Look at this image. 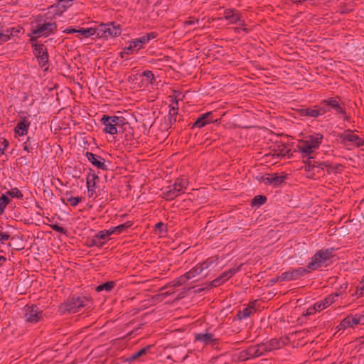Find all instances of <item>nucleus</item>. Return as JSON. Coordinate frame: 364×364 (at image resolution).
<instances>
[{
    "label": "nucleus",
    "instance_id": "nucleus-14",
    "mask_svg": "<svg viewBox=\"0 0 364 364\" xmlns=\"http://www.w3.org/2000/svg\"><path fill=\"white\" fill-rule=\"evenodd\" d=\"M33 47V54L38 60V64L41 68L45 67L48 62V53L46 47L43 44H32Z\"/></svg>",
    "mask_w": 364,
    "mask_h": 364
},
{
    "label": "nucleus",
    "instance_id": "nucleus-32",
    "mask_svg": "<svg viewBox=\"0 0 364 364\" xmlns=\"http://www.w3.org/2000/svg\"><path fill=\"white\" fill-rule=\"evenodd\" d=\"M115 285H116V282H114V281H109V282H105L104 284H102L97 286L95 288V290L97 292L102 291H105L107 292H110L114 289Z\"/></svg>",
    "mask_w": 364,
    "mask_h": 364
},
{
    "label": "nucleus",
    "instance_id": "nucleus-25",
    "mask_svg": "<svg viewBox=\"0 0 364 364\" xmlns=\"http://www.w3.org/2000/svg\"><path fill=\"white\" fill-rule=\"evenodd\" d=\"M61 200L64 204H67L65 202L67 201L68 203H70V205H72L73 207H75L79 204V203H80L82 200V198L78 196H73L70 194L69 192H66L64 194V197L61 198Z\"/></svg>",
    "mask_w": 364,
    "mask_h": 364
},
{
    "label": "nucleus",
    "instance_id": "nucleus-38",
    "mask_svg": "<svg viewBox=\"0 0 364 364\" xmlns=\"http://www.w3.org/2000/svg\"><path fill=\"white\" fill-rule=\"evenodd\" d=\"M87 246H88L90 247H102L103 246V242L98 241L97 237L94 235L92 238H90L87 240Z\"/></svg>",
    "mask_w": 364,
    "mask_h": 364
},
{
    "label": "nucleus",
    "instance_id": "nucleus-11",
    "mask_svg": "<svg viewBox=\"0 0 364 364\" xmlns=\"http://www.w3.org/2000/svg\"><path fill=\"white\" fill-rule=\"evenodd\" d=\"M23 315L27 323H37L43 319V311L36 305H26L23 308Z\"/></svg>",
    "mask_w": 364,
    "mask_h": 364
},
{
    "label": "nucleus",
    "instance_id": "nucleus-8",
    "mask_svg": "<svg viewBox=\"0 0 364 364\" xmlns=\"http://www.w3.org/2000/svg\"><path fill=\"white\" fill-rule=\"evenodd\" d=\"M218 257L217 256L208 257L203 262L198 263L188 272L185 273L186 277L188 280L191 279L203 273L205 269L217 266Z\"/></svg>",
    "mask_w": 364,
    "mask_h": 364
},
{
    "label": "nucleus",
    "instance_id": "nucleus-34",
    "mask_svg": "<svg viewBox=\"0 0 364 364\" xmlns=\"http://www.w3.org/2000/svg\"><path fill=\"white\" fill-rule=\"evenodd\" d=\"M178 107H171L168 112L169 124H172L176 122Z\"/></svg>",
    "mask_w": 364,
    "mask_h": 364
},
{
    "label": "nucleus",
    "instance_id": "nucleus-20",
    "mask_svg": "<svg viewBox=\"0 0 364 364\" xmlns=\"http://www.w3.org/2000/svg\"><path fill=\"white\" fill-rule=\"evenodd\" d=\"M338 296V294L328 295L322 301L315 303L313 306V311H321L325 309L335 301L334 298Z\"/></svg>",
    "mask_w": 364,
    "mask_h": 364
},
{
    "label": "nucleus",
    "instance_id": "nucleus-3",
    "mask_svg": "<svg viewBox=\"0 0 364 364\" xmlns=\"http://www.w3.org/2000/svg\"><path fill=\"white\" fill-rule=\"evenodd\" d=\"M323 139L321 133H315L306 137L305 140L299 142L297 147L302 155V158H306L313 154L318 149Z\"/></svg>",
    "mask_w": 364,
    "mask_h": 364
},
{
    "label": "nucleus",
    "instance_id": "nucleus-6",
    "mask_svg": "<svg viewBox=\"0 0 364 364\" xmlns=\"http://www.w3.org/2000/svg\"><path fill=\"white\" fill-rule=\"evenodd\" d=\"M124 121L125 119L122 117L108 116L105 114L101 118V122L104 126L103 132L107 134L114 135L120 132L119 129L122 128L124 124H127Z\"/></svg>",
    "mask_w": 364,
    "mask_h": 364
},
{
    "label": "nucleus",
    "instance_id": "nucleus-58",
    "mask_svg": "<svg viewBox=\"0 0 364 364\" xmlns=\"http://www.w3.org/2000/svg\"><path fill=\"white\" fill-rule=\"evenodd\" d=\"M279 281H281L280 276L276 277L271 279V282L274 284L278 282Z\"/></svg>",
    "mask_w": 364,
    "mask_h": 364
},
{
    "label": "nucleus",
    "instance_id": "nucleus-5",
    "mask_svg": "<svg viewBox=\"0 0 364 364\" xmlns=\"http://www.w3.org/2000/svg\"><path fill=\"white\" fill-rule=\"evenodd\" d=\"M189 184L186 178H177L172 186H168L163 191V198L167 200H173L185 192Z\"/></svg>",
    "mask_w": 364,
    "mask_h": 364
},
{
    "label": "nucleus",
    "instance_id": "nucleus-60",
    "mask_svg": "<svg viewBox=\"0 0 364 364\" xmlns=\"http://www.w3.org/2000/svg\"><path fill=\"white\" fill-rule=\"evenodd\" d=\"M6 259L4 256H0V267H1L4 263L6 262Z\"/></svg>",
    "mask_w": 364,
    "mask_h": 364
},
{
    "label": "nucleus",
    "instance_id": "nucleus-21",
    "mask_svg": "<svg viewBox=\"0 0 364 364\" xmlns=\"http://www.w3.org/2000/svg\"><path fill=\"white\" fill-rule=\"evenodd\" d=\"M256 303L257 301H251L247 307L244 308L242 310H240L237 314L238 319H245L252 315L256 311Z\"/></svg>",
    "mask_w": 364,
    "mask_h": 364
},
{
    "label": "nucleus",
    "instance_id": "nucleus-24",
    "mask_svg": "<svg viewBox=\"0 0 364 364\" xmlns=\"http://www.w3.org/2000/svg\"><path fill=\"white\" fill-rule=\"evenodd\" d=\"M360 321V317H352V316H347L345 318H343L339 326H341V328H346L348 327H353L354 326L358 324Z\"/></svg>",
    "mask_w": 364,
    "mask_h": 364
},
{
    "label": "nucleus",
    "instance_id": "nucleus-18",
    "mask_svg": "<svg viewBox=\"0 0 364 364\" xmlns=\"http://www.w3.org/2000/svg\"><path fill=\"white\" fill-rule=\"evenodd\" d=\"M300 114L302 116H309L316 118L318 116L325 114V109L322 106H314V107H309L306 109H301Z\"/></svg>",
    "mask_w": 364,
    "mask_h": 364
},
{
    "label": "nucleus",
    "instance_id": "nucleus-45",
    "mask_svg": "<svg viewBox=\"0 0 364 364\" xmlns=\"http://www.w3.org/2000/svg\"><path fill=\"white\" fill-rule=\"evenodd\" d=\"M88 180L91 182V186L92 188L96 187V181L99 180V177L93 173L87 176V182Z\"/></svg>",
    "mask_w": 364,
    "mask_h": 364
},
{
    "label": "nucleus",
    "instance_id": "nucleus-36",
    "mask_svg": "<svg viewBox=\"0 0 364 364\" xmlns=\"http://www.w3.org/2000/svg\"><path fill=\"white\" fill-rule=\"evenodd\" d=\"M7 196H9L11 198H16L18 199H23V193L18 188H13L8 191L6 194Z\"/></svg>",
    "mask_w": 364,
    "mask_h": 364
},
{
    "label": "nucleus",
    "instance_id": "nucleus-44",
    "mask_svg": "<svg viewBox=\"0 0 364 364\" xmlns=\"http://www.w3.org/2000/svg\"><path fill=\"white\" fill-rule=\"evenodd\" d=\"M136 50H137L136 47H134L133 43L130 42L129 46L125 47L123 49V53H126V55H131L133 54Z\"/></svg>",
    "mask_w": 364,
    "mask_h": 364
},
{
    "label": "nucleus",
    "instance_id": "nucleus-37",
    "mask_svg": "<svg viewBox=\"0 0 364 364\" xmlns=\"http://www.w3.org/2000/svg\"><path fill=\"white\" fill-rule=\"evenodd\" d=\"M280 278H281V282L291 281V280L296 279V277H294L293 270H289V271L283 272L280 275Z\"/></svg>",
    "mask_w": 364,
    "mask_h": 364
},
{
    "label": "nucleus",
    "instance_id": "nucleus-50",
    "mask_svg": "<svg viewBox=\"0 0 364 364\" xmlns=\"http://www.w3.org/2000/svg\"><path fill=\"white\" fill-rule=\"evenodd\" d=\"M87 193L89 198H91L95 193V187H92L91 182L88 180L87 182Z\"/></svg>",
    "mask_w": 364,
    "mask_h": 364
},
{
    "label": "nucleus",
    "instance_id": "nucleus-1",
    "mask_svg": "<svg viewBox=\"0 0 364 364\" xmlns=\"http://www.w3.org/2000/svg\"><path fill=\"white\" fill-rule=\"evenodd\" d=\"M57 31V23L48 13L36 16L31 22V34L36 38L48 37Z\"/></svg>",
    "mask_w": 364,
    "mask_h": 364
},
{
    "label": "nucleus",
    "instance_id": "nucleus-64",
    "mask_svg": "<svg viewBox=\"0 0 364 364\" xmlns=\"http://www.w3.org/2000/svg\"><path fill=\"white\" fill-rule=\"evenodd\" d=\"M363 283H364V275L363 276L360 284H363Z\"/></svg>",
    "mask_w": 364,
    "mask_h": 364
},
{
    "label": "nucleus",
    "instance_id": "nucleus-10",
    "mask_svg": "<svg viewBox=\"0 0 364 364\" xmlns=\"http://www.w3.org/2000/svg\"><path fill=\"white\" fill-rule=\"evenodd\" d=\"M223 18L228 21L230 24L239 23L240 26L243 28H235L236 31H239L240 30H242L245 33L249 32V29L245 28L246 23L245 20L242 19V14L235 9H227L224 11V16Z\"/></svg>",
    "mask_w": 364,
    "mask_h": 364
},
{
    "label": "nucleus",
    "instance_id": "nucleus-54",
    "mask_svg": "<svg viewBox=\"0 0 364 364\" xmlns=\"http://www.w3.org/2000/svg\"><path fill=\"white\" fill-rule=\"evenodd\" d=\"M163 229H166L165 225L162 222L157 223L155 225V230H159L161 232Z\"/></svg>",
    "mask_w": 364,
    "mask_h": 364
},
{
    "label": "nucleus",
    "instance_id": "nucleus-47",
    "mask_svg": "<svg viewBox=\"0 0 364 364\" xmlns=\"http://www.w3.org/2000/svg\"><path fill=\"white\" fill-rule=\"evenodd\" d=\"M1 27V23H0V43H5L9 40V35L2 31Z\"/></svg>",
    "mask_w": 364,
    "mask_h": 364
},
{
    "label": "nucleus",
    "instance_id": "nucleus-43",
    "mask_svg": "<svg viewBox=\"0 0 364 364\" xmlns=\"http://www.w3.org/2000/svg\"><path fill=\"white\" fill-rule=\"evenodd\" d=\"M294 272V277H296V279L300 278L301 276L306 274L309 272L308 270L303 267H298L295 269H292Z\"/></svg>",
    "mask_w": 364,
    "mask_h": 364
},
{
    "label": "nucleus",
    "instance_id": "nucleus-16",
    "mask_svg": "<svg viewBox=\"0 0 364 364\" xmlns=\"http://www.w3.org/2000/svg\"><path fill=\"white\" fill-rule=\"evenodd\" d=\"M85 156L87 160L98 169L103 171H107L108 169L107 166L105 164V159L100 156L89 151L86 152Z\"/></svg>",
    "mask_w": 364,
    "mask_h": 364
},
{
    "label": "nucleus",
    "instance_id": "nucleus-27",
    "mask_svg": "<svg viewBox=\"0 0 364 364\" xmlns=\"http://www.w3.org/2000/svg\"><path fill=\"white\" fill-rule=\"evenodd\" d=\"M265 350L267 352H270L274 350H277L281 348L282 346V342L278 339H271L270 341L263 343Z\"/></svg>",
    "mask_w": 364,
    "mask_h": 364
},
{
    "label": "nucleus",
    "instance_id": "nucleus-49",
    "mask_svg": "<svg viewBox=\"0 0 364 364\" xmlns=\"http://www.w3.org/2000/svg\"><path fill=\"white\" fill-rule=\"evenodd\" d=\"M50 227L53 230H55L58 232H60L62 234H65V232H66V230L58 224H53Z\"/></svg>",
    "mask_w": 364,
    "mask_h": 364
},
{
    "label": "nucleus",
    "instance_id": "nucleus-52",
    "mask_svg": "<svg viewBox=\"0 0 364 364\" xmlns=\"http://www.w3.org/2000/svg\"><path fill=\"white\" fill-rule=\"evenodd\" d=\"M73 1V0H59L58 4H63V6L67 8L72 5Z\"/></svg>",
    "mask_w": 364,
    "mask_h": 364
},
{
    "label": "nucleus",
    "instance_id": "nucleus-33",
    "mask_svg": "<svg viewBox=\"0 0 364 364\" xmlns=\"http://www.w3.org/2000/svg\"><path fill=\"white\" fill-rule=\"evenodd\" d=\"M134 47H136V49L138 50L141 48L144 44L149 42V37L142 36L140 38H136L131 41Z\"/></svg>",
    "mask_w": 364,
    "mask_h": 364
},
{
    "label": "nucleus",
    "instance_id": "nucleus-15",
    "mask_svg": "<svg viewBox=\"0 0 364 364\" xmlns=\"http://www.w3.org/2000/svg\"><path fill=\"white\" fill-rule=\"evenodd\" d=\"M286 178L287 176L285 174L279 176L278 173H267L260 177L259 181L262 182L265 185H272L273 186L277 187L282 184Z\"/></svg>",
    "mask_w": 364,
    "mask_h": 364
},
{
    "label": "nucleus",
    "instance_id": "nucleus-23",
    "mask_svg": "<svg viewBox=\"0 0 364 364\" xmlns=\"http://www.w3.org/2000/svg\"><path fill=\"white\" fill-rule=\"evenodd\" d=\"M23 150L27 153H33L38 147V143L34 136H28L23 144Z\"/></svg>",
    "mask_w": 364,
    "mask_h": 364
},
{
    "label": "nucleus",
    "instance_id": "nucleus-39",
    "mask_svg": "<svg viewBox=\"0 0 364 364\" xmlns=\"http://www.w3.org/2000/svg\"><path fill=\"white\" fill-rule=\"evenodd\" d=\"M307 159L306 161H304V164H305V170L307 171H313L314 168L316 166H315V161H313V157L309 156L306 157Z\"/></svg>",
    "mask_w": 364,
    "mask_h": 364
},
{
    "label": "nucleus",
    "instance_id": "nucleus-22",
    "mask_svg": "<svg viewBox=\"0 0 364 364\" xmlns=\"http://www.w3.org/2000/svg\"><path fill=\"white\" fill-rule=\"evenodd\" d=\"M30 124L31 122L26 118L18 122L14 128L16 135L19 136H26L28 134Z\"/></svg>",
    "mask_w": 364,
    "mask_h": 364
},
{
    "label": "nucleus",
    "instance_id": "nucleus-2",
    "mask_svg": "<svg viewBox=\"0 0 364 364\" xmlns=\"http://www.w3.org/2000/svg\"><path fill=\"white\" fill-rule=\"evenodd\" d=\"M90 300L82 295H74L61 304L59 310L61 314H75L90 304Z\"/></svg>",
    "mask_w": 364,
    "mask_h": 364
},
{
    "label": "nucleus",
    "instance_id": "nucleus-26",
    "mask_svg": "<svg viewBox=\"0 0 364 364\" xmlns=\"http://www.w3.org/2000/svg\"><path fill=\"white\" fill-rule=\"evenodd\" d=\"M153 347L151 345H148L146 347L140 349L139 350L132 353L129 358H127V361L132 362L142 357L143 355L148 353L150 349Z\"/></svg>",
    "mask_w": 364,
    "mask_h": 364
},
{
    "label": "nucleus",
    "instance_id": "nucleus-19",
    "mask_svg": "<svg viewBox=\"0 0 364 364\" xmlns=\"http://www.w3.org/2000/svg\"><path fill=\"white\" fill-rule=\"evenodd\" d=\"M214 122L213 119V113L211 112H208L206 113L200 114L196 119V121L193 124L192 128L198 127L202 128L205 125L212 123Z\"/></svg>",
    "mask_w": 364,
    "mask_h": 364
},
{
    "label": "nucleus",
    "instance_id": "nucleus-53",
    "mask_svg": "<svg viewBox=\"0 0 364 364\" xmlns=\"http://www.w3.org/2000/svg\"><path fill=\"white\" fill-rule=\"evenodd\" d=\"M18 32H19L18 30L16 29L15 28H11V29H7L5 33L9 35L10 37L11 36L15 35Z\"/></svg>",
    "mask_w": 364,
    "mask_h": 364
},
{
    "label": "nucleus",
    "instance_id": "nucleus-41",
    "mask_svg": "<svg viewBox=\"0 0 364 364\" xmlns=\"http://www.w3.org/2000/svg\"><path fill=\"white\" fill-rule=\"evenodd\" d=\"M254 346H255V350L256 351L257 357L263 355L267 353L263 343L255 345Z\"/></svg>",
    "mask_w": 364,
    "mask_h": 364
},
{
    "label": "nucleus",
    "instance_id": "nucleus-12",
    "mask_svg": "<svg viewBox=\"0 0 364 364\" xmlns=\"http://www.w3.org/2000/svg\"><path fill=\"white\" fill-rule=\"evenodd\" d=\"M338 137L341 139V142L343 145H346L347 142H350L357 147L364 146V139L354 134L353 131L347 129L343 133L338 134Z\"/></svg>",
    "mask_w": 364,
    "mask_h": 364
},
{
    "label": "nucleus",
    "instance_id": "nucleus-61",
    "mask_svg": "<svg viewBox=\"0 0 364 364\" xmlns=\"http://www.w3.org/2000/svg\"><path fill=\"white\" fill-rule=\"evenodd\" d=\"M362 286L359 287V290L360 291V294L364 293V283L360 284Z\"/></svg>",
    "mask_w": 364,
    "mask_h": 364
},
{
    "label": "nucleus",
    "instance_id": "nucleus-57",
    "mask_svg": "<svg viewBox=\"0 0 364 364\" xmlns=\"http://www.w3.org/2000/svg\"><path fill=\"white\" fill-rule=\"evenodd\" d=\"M1 144L3 145V148L2 149H4V151L8 148L9 145V141L6 140V139H4L3 141L1 142Z\"/></svg>",
    "mask_w": 364,
    "mask_h": 364
},
{
    "label": "nucleus",
    "instance_id": "nucleus-56",
    "mask_svg": "<svg viewBox=\"0 0 364 364\" xmlns=\"http://www.w3.org/2000/svg\"><path fill=\"white\" fill-rule=\"evenodd\" d=\"M144 36H148L149 41L151 39L155 38L157 36V34L155 32H151V33H146Z\"/></svg>",
    "mask_w": 364,
    "mask_h": 364
},
{
    "label": "nucleus",
    "instance_id": "nucleus-55",
    "mask_svg": "<svg viewBox=\"0 0 364 364\" xmlns=\"http://www.w3.org/2000/svg\"><path fill=\"white\" fill-rule=\"evenodd\" d=\"M64 33H68V34H70V33H77V29H75L74 28H72V27H70V28H67L66 29H65L63 31Z\"/></svg>",
    "mask_w": 364,
    "mask_h": 364
},
{
    "label": "nucleus",
    "instance_id": "nucleus-4",
    "mask_svg": "<svg viewBox=\"0 0 364 364\" xmlns=\"http://www.w3.org/2000/svg\"><path fill=\"white\" fill-rule=\"evenodd\" d=\"M320 105L325 109V114L328 112H333L336 115H341L344 120H348L344 103L339 96L328 97L321 102Z\"/></svg>",
    "mask_w": 364,
    "mask_h": 364
},
{
    "label": "nucleus",
    "instance_id": "nucleus-9",
    "mask_svg": "<svg viewBox=\"0 0 364 364\" xmlns=\"http://www.w3.org/2000/svg\"><path fill=\"white\" fill-rule=\"evenodd\" d=\"M121 34V28L119 24L114 22L101 23L97 26V38H108L116 37Z\"/></svg>",
    "mask_w": 364,
    "mask_h": 364
},
{
    "label": "nucleus",
    "instance_id": "nucleus-62",
    "mask_svg": "<svg viewBox=\"0 0 364 364\" xmlns=\"http://www.w3.org/2000/svg\"><path fill=\"white\" fill-rule=\"evenodd\" d=\"M126 53H123V51H122L120 53H119V55L122 58H124V56H125Z\"/></svg>",
    "mask_w": 364,
    "mask_h": 364
},
{
    "label": "nucleus",
    "instance_id": "nucleus-40",
    "mask_svg": "<svg viewBox=\"0 0 364 364\" xmlns=\"http://www.w3.org/2000/svg\"><path fill=\"white\" fill-rule=\"evenodd\" d=\"M187 281H188V279L186 277V275L184 274L181 276H180L179 277L175 279L174 280H173L172 286L174 287H179V286L184 284Z\"/></svg>",
    "mask_w": 364,
    "mask_h": 364
},
{
    "label": "nucleus",
    "instance_id": "nucleus-42",
    "mask_svg": "<svg viewBox=\"0 0 364 364\" xmlns=\"http://www.w3.org/2000/svg\"><path fill=\"white\" fill-rule=\"evenodd\" d=\"M267 201V198L264 196H257L252 200V204L255 205H260Z\"/></svg>",
    "mask_w": 364,
    "mask_h": 364
},
{
    "label": "nucleus",
    "instance_id": "nucleus-28",
    "mask_svg": "<svg viewBox=\"0 0 364 364\" xmlns=\"http://www.w3.org/2000/svg\"><path fill=\"white\" fill-rule=\"evenodd\" d=\"M254 358H257L254 346L249 347L247 350H242L240 353V358L242 360H246Z\"/></svg>",
    "mask_w": 364,
    "mask_h": 364
},
{
    "label": "nucleus",
    "instance_id": "nucleus-29",
    "mask_svg": "<svg viewBox=\"0 0 364 364\" xmlns=\"http://www.w3.org/2000/svg\"><path fill=\"white\" fill-rule=\"evenodd\" d=\"M112 235V231L109 230H103L99 231L95 236L97 240L103 242V245L109 240V236Z\"/></svg>",
    "mask_w": 364,
    "mask_h": 364
},
{
    "label": "nucleus",
    "instance_id": "nucleus-31",
    "mask_svg": "<svg viewBox=\"0 0 364 364\" xmlns=\"http://www.w3.org/2000/svg\"><path fill=\"white\" fill-rule=\"evenodd\" d=\"M77 33L82 36L84 38H89L92 36H97V27L95 28H80L77 29Z\"/></svg>",
    "mask_w": 364,
    "mask_h": 364
},
{
    "label": "nucleus",
    "instance_id": "nucleus-30",
    "mask_svg": "<svg viewBox=\"0 0 364 364\" xmlns=\"http://www.w3.org/2000/svg\"><path fill=\"white\" fill-rule=\"evenodd\" d=\"M133 225V223L131 221H127L123 224H121L119 225H117L116 227H112L110 228V231H112V235L114 233L120 234L125 230H127L128 228L132 227Z\"/></svg>",
    "mask_w": 364,
    "mask_h": 364
},
{
    "label": "nucleus",
    "instance_id": "nucleus-48",
    "mask_svg": "<svg viewBox=\"0 0 364 364\" xmlns=\"http://www.w3.org/2000/svg\"><path fill=\"white\" fill-rule=\"evenodd\" d=\"M143 76L148 79L150 83L153 84V81L154 80V77L152 71L145 70L143 72Z\"/></svg>",
    "mask_w": 364,
    "mask_h": 364
},
{
    "label": "nucleus",
    "instance_id": "nucleus-13",
    "mask_svg": "<svg viewBox=\"0 0 364 364\" xmlns=\"http://www.w3.org/2000/svg\"><path fill=\"white\" fill-rule=\"evenodd\" d=\"M238 268H231L227 271H225L219 277L211 281L205 288L199 289V291H201L204 289H209L213 287H218L222 285L233 275H235L238 272Z\"/></svg>",
    "mask_w": 364,
    "mask_h": 364
},
{
    "label": "nucleus",
    "instance_id": "nucleus-17",
    "mask_svg": "<svg viewBox=\"0 0 364 364\" xmlns=\"http://www.w3.org/2000/svg\"><path fill=\"white\" fill-rule=\"evenodd\" d=\"M195 341L203 343L204 345L215 346L218 343V339L210 333H200L195 334Z\"/></svg>",
    "mask_w": 364,
    "mask_h": 364
},
{
    "label": "nucleus",
    "instance_id": "nucleus-7",
    "mask_svg": "<svg viewBox=\"0 0 364 364\" xmlns=\"http://www.w3.org/2000/svg\"><path fill=\"white\" fill-rule=\"evenodd\" d=\"M333 248L320 250L317 251L311 258V261L307 264L309 270L314 271L321 267L322 265L328 259L333 257Z\"/></svg>",
    "mask_w": 364,
    "mask_h": 364
},
{
    "label": "nucleus",
    "instance_id": "nucleus-59",
    "mask_svg": "<svg viewBox=\"0 0 364 364\" xmlns=\"http://www.w3.org/2000/svg\"><path fill=\"white\" fill-rule=\"evenodd\" d=\"M170 107H178V102L177 100H173V102H171V104L169 106Z\"/></svg>",
    "mask_w": 364,
    "mask_h": 364
},
{
    "label": "nucleus",
    "instance_id": "nucleus-46",
    "mask_svg": "<svg viewBox=\"0 0 364 364\" xmlns=\"http://www.w3.org/2000/svg\"><path fill=\"white\" fill-rule=\"evenodd\" d=\"M199 19L195 17H189L188 20L184 22L185 26H192L199 24Z\"/></svg>",
    "mask_w": 364,
    "mask_h": 364
},
{
    "label": "nucleus",
    "instance_id": "nucleus-63",
    "mask_svg": "<svg viewBox=\"0 0 364 364\" xmlns=\"http://www.w3.org/2000/svg\"><path fill=\"white\" fill-rule=\"evenodd\" d=\"M4 154V149H1V147H0V156L3 155Z\"/></svg>",
    "mask_w": 364,
    "mask_h": 364
},
{
    "label": "nucleus",
    "instance_id": "nucleus-51",
    "mask_svg": "<svg viewBox=\"0 0 364 364\" xmlns=\"http://www.w3.org/2000/svg\"><path fill=\"white\" fill-rule=\"evenodd\" d=\"M9 238H10V235L8 232L0 231V242H1V243L4 244Z\"/></svg>",
    "mask_w": 364,
    "mask_h": 364
},
{
    "label": "nucleus",
    "instance_id": "nucleus-35",
    "mask_svg": "<svg viewBox=\"0 0 364 364\" xmlns=\"http://www.w3.org/2000/svg\"><path fill=\"white\" fill-rule=\"evenodd\" d=\"M11 202V199L6 195L2 194L0 197V215L2 214L6 205Z\"/></svg>",
    "mask_w": 364,
    "mask_h": 364
}]
</instances>
